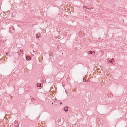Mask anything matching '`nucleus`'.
<instances>
[{"label":"nucleus","mask_w":127,"mask_h":127,"mask_svg":"<svg viewBox=\"0 0 127 127\" xmlns=\"http://www.w3.org/2000/svg\"><path fill=\"white\" fill-rule=\"evenodd\" d=\"M14 124L15 127H19V122L18 121H16L14 122Z\"/></svg>","instance_id":"f257e3e1"},{"label":"nucleus","mask_w":127,"mask_h":127,"mask_svg":"<svg viewBox=\"0 0 127 127\" xmlns=\"http://www.w3.org/2000/svg\"><path fill=\"white\" fill-rule=\"evenodd\" d=\"M68 107L67 106L65 107L64 108V110L65 112H67L68 111Z\"/></svg>","instance_id":"f03ea898"},{"label":"nucleus","mask_w":127,"mask_h":127,"mask_svg":"<svg viewBox=\"0 0 127 127\" xmlns=\"http://www.w3.org/2000/svg\"><path fill=\"white\" fill-rule=\"evenodd\" d=\"M40 36V33H38L36 35V36L37 38H39Z\"/></svg>","instance_id":"7ed1b4c3"},{"label":"nucleus","mask_w":127,"mask_h":127,"mask_svg":"<svg viewBox=\"0 0 127 127\" xmlns=\"http://www.w3.org/2000/svg\"><path fill=\"white\" fill-rule=\"evenodd\" d=\"M37 86L38 87H41V84L40 83H38L37 84Z\"/></svg>","instance_id":"20e7f679"},{"label":"nucleus","mask_w":127,"mask_h":127,"mask_svg":"<svg viewBox=\"0 0 127 127\" xmlns=\"http://www.w3.org/2000/svg\"><path fill=\"white\" fill-rule=\"evenodd\" d=\"M88 53L89 54H92L93 53V52L92 51H88Z\"/></svg>","instance_id":"39448f33"},{"label":"nucleus","mask_w":127,"mask_h":127,"mask_svg":"<svg viewBox=\"0 0 127 127\" xmlns=\"http://www.w3.org/2000/svg\"><path fill=\"white\" fill-rule=\"evenodd\" d=\"M83 9L85 10V9H85H87V7L86 6H83Z\"/></svg>","instance_id":"423d86ee"},{"label":"nucleus","mask_w":127,"mask_h":127,"mask_svg":"<svg viewBox=\"0 0 127 127\" xmlns=\"http://www.w3.org/2000/svg\"><path fill=\"white\" fill-rule=\"evenodd\" d=\"M26 60L27 61H28L29 60V59H28V58H29V57H27L26 56Z\"/></svg>","instance_id":"0eeeda50"},{"label":"nucleus","mask_w":127,"mask_h":127,"mask_svg":"<svg viewBox=\"0 0 127 127\" xmlns=\"http://www.w3.org/2000/svg\"><path fill=\"white\" fill-rule=\"evenodd\" d=\"M109 62L111 64H113V62H112V61L111 60H109Z\"/></svg>","instance_id":"6e6552de"},{"label":"nucleus","mask_w":127,"mask_h":127,"mask_svg":"<svg viewBox=\"0 0 127 127\" xmlns=\"http://www.w3.org/2000/svg\"><path fill=\"white\" fill-rule=\"evenodd\" d=\"M83 81L84 82H86V80L84 78H83Z\"/></svg>","instance_id":"1a4fd4ad"},{"label":"nucleus","mask_w":127,"mask_h":127,"mask_svg":"<svg viewBox=\"0 0 127 127\" xmlns=\"http://www.w3.org/2000/svg\"><path fill=\"white\" fill-rule=\"evenodd\" d=\"M31 100L32 101L33 100H34V98H31Z\"/></svg>","instance_id":"9d476101"},{"label":"nucleus","mask_w":127,"mask_h":127,"mask_svg":"<svg viewBox=\"0 0 127 127\" xmlns=\"http://www.w3.org/2000/svg\"><path fill=\"white\" fill-rule=\"evenodd\" d=\"M89 81V80H87L86 81V82H88Z\"/></svg>","instance_id":"9b49d317"},{"label":"nucleus","mask_w":127,"mask_h":127,"mask_svg":"<svg viewBox=\"0 0 127 127\" xmlns=\"http://www.w3.org/2000/svg\"><path fill=\"white\" fill-rule=\"evenodd\" d=\"M20 51L21 52H22L23 51V50L22 49H21L20 50Z\"/></svg>","instance_id":"f8f14e48"},{"label":"nucleus","mask_w":127,"mask_h":127,"mask_svg":"<svg viewBox=\"0 0 127 127\" xmlns=\"http://www.w3.org/2000/svg\"><path fill=\"white\" fill-rule=\"evenodd\" d=\"M112 61H114V59H113V58H112L111 60Z\"/></svg>","instance_id":"ddd939ff"},{"label":"nucleus","mask_w":127,"mask_h":127,"mask_svg":"<svg viewBox=\"0 0 127 127\" xmlns=\"http://www.w3.org/2000/svg\"><path fill=\"white\" fill-rule=\"evenodd\" d=\"M92 7H91V8H90V9L89 8H87V9H92Z\"/></svg>","instance_id":"4468645a"},{"label":"nucleus","mask_w":127,"mask_h":127,"mask_svg":"<svg viewBox=\"0 0 127 127\" xmlns=\"http://www.w3.org/2000/svg\"><path fill=\"white\" fill-rule=\"evenodd\" d=\"M93 52V53H95V52H94V51H93V52Z\"/></svg>","instance_id":"2eb2a0df"},{"label":"nucleus","mask_w":127,"mask_h":127,"mask_svg":"<svg viewBox=\"0 0 127 127\" xmlns=\"http://www.w3.org/2000/svg\"><path fill=\"white\" fill-rule=\"evenodd\" d=\"M6 55H8V53H6Z\"/></svg>","instance_id":"dca6fc26"},{"label":"nucleus","mask_w":127,"mask_h":127,"mask_svg":"<svg viewBox=\"0 0 127 127\" xmlns=\"http://www.w3.org/2000/svg\"><path fill=\"white\" fill-rule=\"evenodd\" d=\"M62 102H61L60 103V104H62Z\"/></svg>","instance_id":"f3484780"},{"label":"nucleus","mask_w":127,"mask_h":127,"mask_svg":"<svg viewBox=\"0 0 127 127\" xmlns=\"http://www.w3.org/2000/svg\"><path fill=\"white\" fill-rule=\"evenodd\" d=\"M89 11L90 12H91V10L90 11Z\"/></svg>","instance_id":"a211bd4d"}]
</instances>
